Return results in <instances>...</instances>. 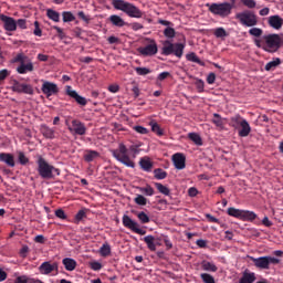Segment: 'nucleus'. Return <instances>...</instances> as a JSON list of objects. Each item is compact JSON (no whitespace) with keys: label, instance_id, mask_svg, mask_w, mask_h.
<instances>
[{"label":"nucleus","instance_id":"obj_1","mask_svg":"<svg viewBox=\"0 0 283 283\" xmlns=\"http://www.w3.org/2000/svg\"><path fill=\"white\" fill-rule=\"evenodd\" d=\"M254 45L269 54H275L283 45V38L277 33H270L261 39H254Z\"/></svg>","mask_w":283,"mask_h":283},{"label":"nucleus","instance_id":"obj_2","mask_svg":"<svg viewBox=\"0 0 283 283\" xmlns=\"http://www.w3.org/2000/svg\"><path fill=\"white\" fill-rule=\"evenodd\" d=\"M36 165L38 174L43 180H52L55 176H61V169L50 165L43 156H38Z\"/></svg>","mask_w":283,"mask_h":283},{"label":"nucleus","instance_id":"obj_3","mask_svg":"<svg viewBox=\"0 0 283 283\" xmlns=\"http://www.w3.org/2000/svg\"><path fill=\"white\" fill-rule=\"evenodd\" d=\"M231 2H219L207 4V8L211 14L214 17H220L221 19H227V17L231 15L233 12V6H235V0H230Z\"/></svg>","mask_w":283,"mask_h":283},{"label":"nucleus","instance_id":"obj_4","mask_svg":"<svg viewBox=\"0 0 283 283\" xmlns=\"http://www.w3.org/2000/svg\"><path fill=\"white\" fill-rule=\"evenodd\" d=\"M112 6L115 8V10H120L127 14V17H130V19H143V12L138 9V7L132 4L130 2L125 0H113Z\"/></svg>","mask_w":283,"mask_h":283},{"label":"nucleus","instance_id":"obj_5","mask_svg":"<svg viewBox=\"0 0 283 283\" xmlns=\"http://www.w3.org/2000/svg\"><path fill=\"white\" fill-rule=\"evenodd\" d=\"M112 155L118 163L125 165V167H130V169L136 167V163L127 155V146L125 144H119L117 149L112 150Z\"/></svg>","mask_w":283,"mask_h":283},{"label":"nucleus","instance_id":"obj_6","mask_svg":"<svg viewBox=\"0 0 283 283\" xmlns=\"http://www.w3.org/2000/svg\"><path fill=\"white\" fill-rule=\"evenodd\" d=\"M161 54L164 56H171V54H174L177 59H182V54H185V44L171 43V41L166 40L161 49Z\"/></svg>","mask_w":283,"mask_h":283},{"label":"nucleus","instance_id":"obj_7","mask_svg":"<svg viewBox=\"0 0 283 283\" xmlns=\"http://www.w3.org/2000/svg\"><path fill=\"white\" fill-rule=\"evenodd\" d=\"M227 213L231 218H237L238 220H242L243 222H253V220L258 218V214L253 211L240 210L233 207L228 208Z\"/></svg>","mask_w":283,"mask_h":283},{"label":"nucleus","instance_id":"obj_8","mask_svg":"<svg viewBox=\"0 0 283 283\" xmlns=\"http://www.w3.org/2000/svg\"><path fill=\"white\" fill-rule=\"evenodd\" d=\"M231 123H232V127H234L235 129H238V127H240L239 136L241 138H247V136H249V134H251V125L242 116L234 115L233 117H231Z\"/></svg>","mask_w":283,"mask_h":283},{"label":"nucleus","instance_id":"obj_9","mask_svg":"<svg viewBox=\"0 0 283 283\" xmlns=\"http://www.w3.org/2000/svg\"><path fill=\"white\" fill-rule=\"evenodd\" d=\"M235 19L245 28H255V25H258V15L250 10L237 13Z\"/></svg>","mask_w":283,"mask_h":283},{"label":"nucleus","instance_id":"obj_10","mask_svg":"<svg viewBox=\"0 0 283 283\" xmlns=\"http://www.w3.org/2000/svg\"><path fill=\"white\" fill-rule=\"evenodd\" d=\"M65 125L73 136H85L87 134V126L81 119H66Z\"/></svg>","mask_w":283,"mask_h":283},{"label":"nucleus","instance_id":"obj_11","mask_svg":"<svg viewBox=\"0 0 283 283\" xmlns=\"http://www.w3.org/2000/svg\"><path fill=\"white\" fill-rule=\"evenodd\" d=\"M251 262H253L254 266L256 269L265 270L268 271L271 269V264H280V259L275 256H260V258H250Z\"/></svg>","mask_w":283,"mask_h":283},{"label":"nucleus","instance_id":"obj_12","mask_svg":"<svg viewBox=\"0 0 283 283\" xmlns=\"http://www.w3.org/2000/svg\"><path fill=\"white\" fill-rule=\"evenodd\" d=\"M123 226L125 229H129L133 231V233H137L138 235H146L147 231L140 229V224L138 222L134 221L129 216L124 214L122 218Z\"/></svg>","mask_w":283,"mask_h":283},{"label":"nucleus","instance_id":"obj_13","mask_svg":"<svg viewBox=\"0 0 283 283\" xmlns=\"http://www.w3.org/2000/svg\"><path fill=\"white\" fill-rule=\"evenodd\" d=\"M137 52L139 56H156L158 54V44L156 40H150V43L146 46H139Z\"/></svg>","mask_w":283,"mask_h":283},{"label":"nucleus","instance_id":"obj_14","mask_svg":"<svg viewBox=\"0 0 283 283\" xmlns=\"http://www.w3.org/2000/svg\"><path fill=\"white\" fill-rule=\"evenodd\" d=\"M11 90L18 94H29V96L34 94V88L30 84L20 83L19 81H13Z\"/></svg>","mask_w":283,"mask_h":283},{"label":"nucleus","instance_id":"obj_15","mask_svg":"<svg viewBox=\"0 0 283 283\" xmlns=\"http://www.w3.org/2000/svg\"><path fill=\"white\" fill-rule=\"evenodd\" d=\"M0 21L3 23V28L7 32H15L17 30V20L12 17L6 14H0Z\"/></svg>","mask_w":283,"mask_h":283},{"label":"nucleus","instance_id":"obj_16","mask_svg":"<svg viewBox=\"0 0 283 283\" xmlns=\"http://www.w3.org/2000/svg\"><path fill=\"white\" fill-rule=\"evenodd\" d=\"M66 96H70V98H74L75 103L80 105L81 107H85L87 105V98L78 95L76 91L72 88V86H66Z\"/></svg>","mask_w":283,"mask_h":283},{"label":"nucleus","instance_id":"obj_17","mask_svg":"<svg viewBox=\"0 0 283 283\" xmlns=\"http://www.w3.org/2000/svg\"><path fill=\"white\" fill-rule=\"evenodd\" d=\"M41 91L46 95V98L50 96H54V94H59V86L52 82H44L42 84Z\"/></svg>","mask_w":283,"mask_h":283},{"label":"nucleus","instance_id":"obj_18","mask_svg":"<svg viewBox=\"0 0 283 283\" xmlns=\"http://www.w3.org/2000/svg\"><path fill=\"white\" fill-rule=\"evenodd\" d=\"M53 271H59V263L55 262L52 264L50 261H45L39 266L41 275H50Z\"/></svg>","mask_w":283,"mask_h":283},{"label":"nucleus","instance_id":"obj_19","mask_svg":"<svg viewBox=\"0 0 283 283\" xmlns=\"http://www.w3.org/2000/svg\"><path fill=\"white\" fill-rule=\"evenodd\" d=\"M172 163L175 166V169H185L186 167V158L185 155L180 154V153H176L175 155H172Z\"/></svg>","mask_w":283,"mask_h":283},{"label":"nucleus","instance_id":"obj_20","mask_svg":"<svg viewBox=\"0 0 283 283\" xmlns=\"http://www.w3.org/2000/svg\"><path fill=\"white\" fill-rule=\"evenodd\" d=\"M268 23L270 28H273V30H282L283 19L280 15H271L268 19Z\"/></svg>","mask_w":283,"mask_h":283},{"label":"nucleus","instance_id":"obj_21","mask_svg":"<svg viewBox=\"0 0 283 283\" xmlns=\"http://www.w3.org/2000/svg\"><path fill=\"white\" fill-rule=\"evenodd\" d=\"M0 163H4L7 167H14V155L10 153H0Z\"/></svg>","mask_w":283,"mask_h":283},{"label":"nucleus","instance_id":"obj_22","mask_svg":"<svg viewBox=\"0 0 283 283\" xmlns=\"http://www.w3.org/2000/svg\"><path fill=\"white\" fill-rule=\"evenodd\" d=\"M139 167L143 169V171L149 172L151 169H154V163L149 157H142L139 159Z\"/></svg>","mask_w":283,"mask_h":283},{"label":"nucleus","instance_id":"obj_23","mask_svg":"<svg viewBox=\"0 0 283 283\" xmlns=\"http://www.w3.org/2000/svg\"><path fill=\"white\" fill-rule=\"evenodd\" d=\"M18 74H28V72H34V64L32 62H29L25 64V62H22L18 69Z\"/></svg>","mask_w":283,"mask_h":283},{"label":"nucleus","instance_id":"obj_24","mask_svg":"<svg viewBox=\"0 0 283 283\" xmlns=\"http://www.w3.org/2000/svg\"><path fill=\"white\" fill-rule=\"evenodd\" d=\"M108 21H111L112 25H115V28H125V25H127V22H125L120 15L116 14L111 15Z\"/></svg>","mask_w":283,"mask_h":283},{"label":"nucleus","instance_id":"obj_25","mask_svg":"<svg viewBox=\"0 0 283 283\" xmlns=\"http://www.w3.org/2000/svg\"><path fill=\"white\" fill-rule=\"evenodd\" d=\"M255 282V273L249 272V270H245L239 280V283H253Z\"/></svg>","mask_w":283,"mask_h":283},{"label":"nucleus","instance_id":"obj_26","mask_svg":"<svg viewBox=\"0 0 283 283\" xmlns=\"http://www.w3.org/2000/svg\"><path fill=\"white\" fill-rule=\"evenodd\" d=\"M201 269L208 273H216L218 271V266L214 265L213 262H209L207 260L201 261Z\"/></svg>","mask_w":283,"mask_h":283},{"label":"nucleus","instance_id":"obj_27","mask_svg":"<svg viewBox=\"0 0 283 283\" xmlns=\"http://www.w3.org/2000/svg\"><path fill=\"white\" fill-rule=\"evenodd\" d=\"M62 264L66 271H74L76 269V260L72 258H65L62 260Z\"/></svg>","mask_w":283,"mask_h":283},{"label":"nucleus","instance_id":"obj_28","mask_svg":"<svg viewBox=\"0 0 283 283\" xmlns=\"http://www.w3.org/2000/svg\"><path fill=\"white\" fill-rule=\"evenodd\" d=\"M99 157H101V153L96 150H86L84 155V160L85 163H94V160H96V158H99Z\"/></svg>","mask_w":283,"mask_h":283},{"label":"nucleus","instance_id":"obj_29","mask_svg":"<svg viewBox=\"0 0 283 283\" xmlns=\"http://www.w3.org/2000/svg\"><path fill=\"white\" fill-rule=\"evenodd\" d=\"M143 241L147 244L149 251H156V238L151 234L146 235Z\"/></svg>","mask_w":283,"mask_h":283},{"label":"nucleus","instance_id":"obj_30","mask_svg":"<svg viewBox=\"0 0 283 283\" xmlns=\"http://www.w3.org/2000/svg\"><path fill=\"white\" fill-rule=\"evenodd\" d=\"M40 132L44 138H49L50 140L54 139V129L50 128L48 125H42Z\"/></svg>","mask_w":283,"mask_h":283},{"label":"nucleus","instance_id":"obj_31","mask_svg":"<svg viewBox=\"0 0 283 283\" xmlns=\"http://www.w3.org/2000/svg\"><path fill=\"white\" fill-rule=\"evenodd\" d=\"M187 61H190V63H197L198 65H200L201 67H205V62H202V60H200V57H198V55H196L195 52L188 53L186 55Z\"/></svg>","mask_w":283,"mask_h":283},{"label":"nucleus","instance_id":"obj_32","mask_svg":"<svg viewBox=\"0 0 283 283\" xmlns=\"http://www.w3.org/2000/svg\"><path fill=\"white\" fill-rule=\"evenodd\" d=\"M46 17L55 23H59V21H61V13H59V11H54V9H48Z\"/></svg>","mask_w":283,"mask_h":283},{"label":"nucleus","instance_id":"obj_33","mask_svg":"<svg viewBox=\"0 0 283 283\" xmlns=\"http://www.w3.org/2000/svg\"><path fill=\"white\" fill-rule=\"evenodd\" d=\"M149 125L154 134H156L157 136H165V130L160 127L158 123H156V120H151Z\"/></svg>","mask_w":283,"mask_h":283},{"label":"nucleus","instance_id":"obj_34","mask_svg":"<svg viewBox=\"0 0 283 283\" xmlns=\"http://www.w3.org/2000/svg\"><path fill=\"white\" fill-rule=\"evenodd\" d=\"M279 65H282V60L280 57H275L273 61L265 64V72H271V70H275Z\"/></svg>","mask_w":283,"mask_h":283},{"label":"nucleus","instance_id":"obj_35","mask_svg":"<svg viewBox=\"0 0 283 283\" xmlns=\"http://www.w3.org/2000/svg\"><path fill=\"white\" fill-rule=\"evenodd\" d=\"M188 138L198 147H202V137L198 133H189Z\"/></svg>","mask_w":283,"mask_h":283},{"label":"nucleus","instance_id":"obj_36","mask_svg":"<svg viewBox=\"0 0 283 283\" xmlns=\"http://www.w3.org/2000/svg\"><path fill=\"white\" fill-rule=\"evenodd\" d=\"M99 255H102V258H107V255H112V247L108 243H104L99 248Z\"/></svg>","mask_w":283,"mask_h":283},{"label":"nucleus","instance_id":"obj_37","mask_svg":"<svg viewBox=\"0 0 283 283\" xmlns=\"http://www.w3.org/2000/svg\"><path fill=\"white\" fill-rule=\"evenodd\" d=\"M155 187L159 193H163L164 196H169L171 193V190L169 188L160 182H155Z\"/></svg>","mask_w":283,"mask_h":283},{"label":"nucleus","instance_id":"obj_38","mask_svg":"<svg viewBox=\"0 0 283 283\" xmlns=\"http://www.w3.org/2000/svg\"><path fill=\"white\" fill-rule=\"evenodd\" d=\"M84 218H87V209L78 210V212L75 214L74 223H75V224H80V222H81Z\"/></svg>","mask_w":283,"mask_h":283},{"label":"nucleus","instance_id":"obj_39","mask_svg":"<svg viewBox=\"0 0 283 283\" xmlns=\"http://www.w3.org/2000/svg\"><path fill=\"white\" fill-rule=\"evenodd\" d=\"M62 17H63L64 23H70L72 21H76V17H74V13L71 11H63Z\"/></svg>","mask_w":283,"mask_h":283},{"label":"nucleus","instance_id":"obj_40","mask_svg":"<svg viewBox=\"0 0 283 283\" xmlns=\"http://www.w3.org/2000/svg\"><path fill=\"white\" fill-rule=\"evenodd\" d=\"M212 123L216 127H224V119H222V116L218 113L213 114Z\"/></svg>","mask_w":283,"mask_h":283},{"label":"nucleus","instance_id":"obj_41","mask_svg":"<svg viewBox=\"0 0 283 283\" xmlns=\"http://www.w3.org/2000/svg\"><path fill=\"white\" fill-rule=\"evenodd\" d=\"M154 175L156 180H165V178H167V171L163 170L161 168H156L154 170Z\"/></svg>","mask_w":283,"mask_h":283},{"label":"nucleus","instance_id":"obj_42","mask_svg":"<svg viewBox=\"0 0 283 283\" xmlns=\"http://www.w3.org/2000/svg\"><path fill=\"white\" fill-rule=\"evenodd\" d=\"M137 218L142 224H149L150 222L149 216L145 211L138 212Z\"/></svg>","mask_w":283,"mask_h":283},{"label":"nucleus","instance_id":"obj_43","mask_svg":"<svg viewBox=\"0 0 283 283\" xmlns=\"http://www.w3.org/2000/svg\"><path fill=\"white\" fill-rule=\"evenodd\" d=\"M214 36L217 39H224V36H229V33H227V30H224V28L220 27L214 30Z\"/></svg>","mask_w":283,"mask_h":283},{"label":"nucleus","instance_id":"obj_44","mask_svg":"<svg viewBox=\"0 0 283 283\" xmlns=\"http://www.w3.org/2000/svg\"><path fill=\"white\" fill-rule=\"evenodd\" d=\"M164 36H166V39H174L176 36V29L171 27H167L164 30Z\"/></svg>","mask_w":283,"mask_h":283},{"label":"nucleus","instance_id":"obj_45","mask_svg":"<svg viewBox=\"0 0 283 283\" xmlns=\"http://www.w3.org/2000/svg\"><path fill=\"white\" fill-rule=\"evenodd\" d=\"M264 34V31L260 28H252L249 30V35L250 36H255L256 39H260Z\"/></svg>","mask_w":283,"mask_h":283},{"label":"nucleus","instance_id":"obj_46","mask_svg":"<svg viewBox=\"0 0 283 283\" xmlns=\"http://www.w3.org/2000/svg\"><path fill=\"white\" fill-rule=\"evenodd\" d=\"M200 279L203 283H216V279L209 273H201Z\"/></svg>","mask_w":283,"mask_h":283},{"label":"nucleus","instance_id":"obj_47","mask_svg":"<svg viewBox=\"0 0 283 283\" xmlns=\"http://www.w3.org/2000/svg\"><path fill=\"white\" fill-rule=\"evenodd\" d=\"M134 202L139 207H145L147 206V198H145V196L143 195H137L136 198L134 199Z\"/></svg>","mask_w":283,"mask_h":283},{"label":"nucleus","instance_id":"obj_48","mask_svg":"<svg viewBox=\"0 0 283 283\" xmlns=\"http://www.w3.org/2000/svg\"><path fill=\"white\" fill-rule=\"evenodd\" d=\"M135 72L138 74V76H147V74H151V70L140 66L135 67Z\"/></svg>","mask_w":283,"mask_h":283},{"label":"nucleus","instance_id":"obj_49","mask_svg":"<svg viewBox=\"0 0 283 283\" xmlns=\"http://www.w3.org/2000/svg\"><path fill=\"white\" fill-rule=\"evenodd\" d=\"M241 3L245 7L249 8L250 10H253L258 6L255 0H241Z\"/></svg>","mask_w":283,"mask_h":283},{"label":"nucleus","instance_id":"obj_50","mask_svg":"<svg viewBox=\"0 0 283 283\" xmlns=\"http://www.w3.org/2000/svg\"><path fill=\"white\" fill-rule=\"evenodd\" d=\"M25 59H28L25 54L19 53L17 56L13 57L12 63H20L21 65L22 63H24Z\"/></svg>","mask_w":283,"mask_h":283},{"label":"nucleus","instance_id":"obj_51","mask_svg":"<svg viewBox=\"0 0 283 283\" xmlns=\"http://www.w3.org/2000/svg\"><path fill=\"white\" fill-rule=\"evenodd\" d=\"M18 160H19L20 165H27L28 163H30V159H28V157H25V154L23 151H20L18 154Z\"/></svg>","mask_w":283,"mask_h":283},{"label":"nucleus","instance_id":"obj_52","mask_svg":"<svg viewBox=\"0 0 283 283\" xmlns=\"http://www.w3.org/2000/svg\"><path fill=\"white\" fill-rule=\"evenodd\" d=\"M133 129L137 132V134L147 135L149 134V129L144 126H134Z\"/></svg>","mask_w":283,"mask_h":283},{"label":"nucleus","instance_id":"obj_53","mask_svg":"<svg viewBox=\"0 0 283 283\" xmlns=\"http://www.w3.org/2000/svg\"><path fill=\"white\" fill-rule=\"evenodd\" d=\"M33 34L35 36H42L43 35V31L41 30V27L39 24V21L34 22V30H33Z\"/></svg>","mask_w":283,"mask_h":283},{"label":"nucleus","instance_id":"obj_54","mask_svg":"<svg viewBox=\"0 0 283 283\" xmlns=\"http://www.w3.org/2000/svg\"><path fill=\"white\" fill-rule=\"evenodd\" d=\"M90 268L92 271H101V269H103V264H101L98 261H93L90 263Z\"/></svg>","mask_w":283,"mask_h":283},{"label":"nucleus","instance_id":"obj_55","mask_svg":"<svg viewBox=\"0 0 283 283\" xmlns=\"http://www.w3.org/2000/svg\"><path fill=\"white\" fill-rule=\"evenodd\" d=\"M140 192L145 193V196H154V188L151 186L140 188Z\"/></svg>","mask_w":283,"mask_h":283},{"label":"nucleus","instance_id":"obj_56","mask_svg":"<svg viewBox=\"0 0 283 283\" xmlns=\"http://www.w3.org/2000/svg\"><path fill=\"white\" fill-rule=\"evenodd\" d=\"M56 218H60V220H67V214H65V211L63 209L55 210Z\"/></svg>","mask_w":283,"mask_h":283},{"label":"nucleus","instance_id":"obj_57","mask_svg":"<svg viewBox=\"0 0 283 283\" xmlns=\"http://www.w3.org/2000/svg\"><path fill=\"white\" fill-rule=\"evenodd\" d=\"M197 90L199 93H202L205 92V81L202 80H197L196 83H195Z\"/></svg>","mask_w":283,"mask_h":283},{"label":"nucleus","instance_id":"obj_58","mask_svg":"<svg viewBox=\"0 0 283 283\" xmlns=\"http://www.w3.org/2000/svg\"><path fill=\"white\" fill-rule=\"evenodd\" d=\"M15 23H17L18 28H20L21 30L28 29L25 19H19Z\"/></svg>","mask_w":283,"mask_h":283},{"label":"nucleus","instance_id":"obj_59","mask_svg":"<svg viewBox=\"0 0 283 283\" xmlns=\"http://www.w3.org/2000/svg\"><path fill=\"white\" fill-rule=\"evenodd\" d=\"M169 76H171V73L169 72H161L158 76H157V81H165L166 78H169Z\"/></svg>","mask_w":283,"mask_h":283},{"label":"nucleus","instance_id":"obj_60","mask_svg":"<svg viewBox=\"0 0 283 283\" xmlns=\"http://www.w3.org/2000/svg\"><path fill=\"white\" fill-rule=\"evenodd\" d=\"M8 76H10V71H8L7 69L0 71V81H6Z\"/></svg>","mask_w":283,"mask_h":283},{"label":"nucleus","instance_id":"obj_61","mask_svg":"<svg viewBox=\"0 0 283 283\" xmlns=\"http://www.w3.org/2000/svg\"><path fill=\"white\" fill-rule=\"evenodd\" d=\"M207 83H208V85H213V83H216V73L208 74Z\"/></svg>","mask_w":283,"mask_h":283},{"label":"nucleus","instance_id":"obj_62","mask_svg":"<svg viewBox=\"0 0 283 283\" xmlns=\"http://www.w3.org/2000/svg\"><path fill=\"white\" fill-rule=\"evenodd\" d=\"M130 28H132V30H134V32H138V30H143V24L142 23H138V22H133L132 24H130Z\"/></svg>","mask_w":283,"mask_h":283},{"label":"nucleus","instance_id":"obj_63","mask_svg":"<svg viewBox=\"0 0 283 283\" xmlns=\"http://www.w3.org/2000/svg\"><path fill=\"white\" fill-rule=\"evenodd\" d=\"M34 242H36L38 244H45V237L43 234H38L34 238Z\"/></svg>","mask_w":283,"mask_h":283},{"label":"nucleus","instance_id":"obj_64","mask_svg":"<svg viewBox=\"0 0 283 283\" xmlns=\"http://www.w3.org/2000/svg\"><path fill=\"white\" fill-rule=\"evenodd\" d=\"M14 283H28V276H25V275L18 276L15 279Z\"/></svg>","mask_w":283,"mask_h":283}]
</instances>
